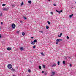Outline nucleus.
<instances>
[{"label":"nucleus","mask_w":76,"mask_h":76,"mask_svg":"<svg viewBox=\"0 0 76 76\" xmlns=\"http://www.w3.org/2000/svg\"><path fill=\"white\" fill-rule=\"evenodd\" d=\"M16 33L17 34H19V31H18L16 32Z\"/></svg>","instance_id":"bb28decb"},{"label":"nucleus","mask_w":76,"mask_h":76,"mask_svg":"<svg viewBox=\"0 0 76 76\" xmlns=\"http://www.w3.org/2000/svg\"><path fill=\"white\" fill-rule=\"evenodd\" d=\"M23 2H22V3L21 4V6H23Z\"/></svg>","instance_id":"a878e982"},{"label":"nucleus","mask_w":76,"mask_h":76,"mask_svg":"<svg viewBox=\"0 0 76 76\" xmlns=\"http://www.w3.org/2000/svg\"><path fill=\"white\" fill-rule=\"evenodd\" d=\"M56 12H58V13H60V11H58L56 10Z\"/></svg>","instance_id":"b1692460"},{"label":"nucleus","mask_w":76,"mask_h":76,"mask_svg":"<svg viewBox=\"0 0 76 76\" xmlns=\"http://www.w3.org/2000/svg\"><path fill=\"white\" fill-rule=\"evenodd\" d=\"M1 25H3V22H1Z\"/></svg>","instance_id":"58836bf2"},{"label":"nucleus","mask_w":76,"mask_h":76,"mask_svg":"<svg viewBox=\"0 0 76 76\" xmlns=\"http://www.w3.org/2000/svg\"><path fill=\"white\" fill-rule=\"evenodd\" d=\"M73 14H72L70 15H69V18H72L73 16Z\"/></svg>","instance_id":"ddd939ff"},{"label":"nucleus","mask_w":76,"mask_h":76,"mask_svg":"<svg viewBox=\"0 0 76 76\" xmlns=\"http://www.w3.org/2000/svg\"><path fill=\"white\" fill-rule=\"evenodd\" d=\"M6 6V4H2L3 6Z\"/></svg>","instance_id":"393cba45"},{"label":"nucleus","mask_w":76,"mask_h":76,"mask_svg":"<svg viewBox=\"0 0 76 76\" xmlns=\"http://www.w3.org/2000/svg\"><path fill=\"white\" fill-rule=\"evenodd\" d=\"M53 6H56V4H53Z\"/></svg>","instance_id":"a19ab883"},{"label":"nucleus","mask_w":76,"mask_h":76,"mask_svg":"<svg viewBox=\"0 0 76 76\" xmlns=\"http://www.w3.org/2000/svg\"><path fill=\"white\" fill-rule=\"evenodd\" d=\"M39 69H41V67L40 66V65H39Z\"/></svg>","instance_id":"5701e85b"},{"label":"nucleus","mask_w":76,"mask_h":76,"mask_svg":"<svg viewBox=\"0 0 76 76\" xmlns=\"http://www.w3.org/2000/svg\"><path fill=\"white\" fill-rule=\"evenodd\" d=\"M75 3L76 4V2H75Z\"/></svg>","instance_id":"09e8293b"},{"label":"nucleus","mask_w":76,"mask_h":76,"mask_svg":"<svg viewBox=\"0 0 76 76\" xmlns=\"http://www.w3.org/2000/svg\"><path fill=\"white\" fill-rule=\"evenodd\" d=\"M63 12V10H61L60 11H59V13H61Z\"/></svg>","instance_id":"c85d7f7f"},{"label":"nucleus","mask_w":76,"mask_h":76,"mask_svg":"<svg viewBox=\"0 0 76 76\" xmlns=\"http://www.w3.org/2000/svg\"><path fill=\"white\" fill-rule=\"evenodd\" d=\"M56 44H58V42H56Z\"/></svg>","instance_id":"c9c22d12"},{"label":"nucleus","mask_w":76,"mask_h":76,"mask_svg":"<svg viewBox=\"0 0 76 76\" xmlns=\"http://www.w3.org/2000/svg\"><path fill=\"white\" fill-rule=\"evenodd\" d=\"M31 44H32L33 45H34V44H35V43H34V42L31 41Z\"/></svg>","instance_id":"6e6552de"},{"label":"nucleus","mask_w":76,"mask_h":76,"mask_svg":"<svg viewBox=\"0 0 76 76\" xmlns=\"http://www.w3.org/2000/svg\"><path fill=\"white\" fill-rule=\"evenodd\" d=\"M22 35L23 36H25V33L23 32L22 33Z\"/></svg>","instance_id":"a211bd4d"},{"label":"nucleus","mask_w":76,"mask_h":76,"mask_svg":"<svg viewBox=\"0 0 76 76\" xmlns=\"http://www.w3.org/2000/svg\"><path fill=\"white\" fill-rule=\"evenodd\" d=\"M56 64H54L52 66V67H56Z\"/></svg>","instance_id":"423d86ee"},{"label":"nucleus","mask_w":76,"mask_h":76,"mask_svg":"<svg viewBox=\"0 0 76 76\" xmlns=\"http://www.w3.org/2000/svg\"><path fill=\"white\" fill-rule=\"evenodd\" d=\"M28 3L30 4H31V3H32V1H28Z\"/></svg>","instance_id":"f8f14e48"},{"label":"nucleus","mask_w":76,"mask_h":76,"mask_svg":"<svg viewBox=\"0 0 76 76\" xmlns=\"http://www.w3.org/2000/svg\"><path fill=\"white\" fill-rule=\"evenodd\" d=\"M70 67H72V64H70Z\"/></svg>","instance_id":"f704fd0d"},{"label":"nucleus","mask_w":76,"mask_h":76,"mask_svg":"<svg viewBox=\"0 0 76 76\" xmlns=\"http://www.w3.org/2000/svg\"><path fill=\"white\" fill-rule=\"evenodd\" d=\"M11 26H12V28H13V29H14L15 28H16V25H15V24L14 23L12 24V25Z\"/></svg>","instance_id":"7ed1b4c3"},{"label":"nucleus","mask_w":76,"mask_h":76,"mask_svg":"<svg viewBox=\"0 0 76 76\" xmlns=\"http://www.w3.org/2000/svg\"><path fill=\"white\" fill-rule=\"evenodd\" d=\"M66 63V61H63V64H65V63Z\"/></svg>","instance_id":"dca6fc26"},{"label":"nucleus","mask_w":76,"mask_h":76,"mask_svg":"<svg viewBox=\"0 0 76 76\" xmlns=\"http://www.w3.org/2000/svg\"><path fill=\"white\" fill-rule=\"evenodd\" d=\"M7 67L9 69H12V66L10 64H9L7 66Z\"/></svg>","instance_id":"f257e3e1"},{"label":"nucleus","mask_w":76,"mask_h":76,"mask_svg":"<svg viewBox=\"0 0 76 76\" xmlns=\"http://www.w3.org/2000/svg\"><path fill=\"white\" fill-rule=\"evenodd\" d=\"M70 58V57H69V58Z\"/></svg>","instance_id":"a18cd8bd"},{"label":"nucleus","mask_w":76,"mask_h":76,"mask_svg":"<svg viewBox=\"0 0 76 76\" xmlns=\"http://www.w3.org/2000/svg\"><path fill=\"white\" fill-rule=\"evenodd\" d=\"M12 7H15V5H12Z\"/></svg>","instance_id":"7c9ffc66"},{"label":"nucleus","mask_w":76,"mask_h":76,"mask_svg":"<svg viewBox=\"0 0 76 76\" xmlns=\"http://www.w3.org/2000/svg\"><path fill=\"white\" fill-rule=\"evenodd\" d=\"M43 67L44 69H45V65H43Z\"/></svg>","instance_id":"4be33fe9"},{"label":"nucleus","mask_w":76,"mask_h":76,"mask_svg":"<svg viewBox=\"0 0 76 76\" xmlns=\"http://www.w3.org/2000/svg\"><path fill=\"white\" fill-rule=\"evenodd\" d=\"M35 47H36L35 46H33V48H34V49L35 48Z\"/></svg>","instance_id":"cd10ccee"},{"label":"nucleus","mask_w":76,"mask_h":76,"mask_svg":"<svg viewBox=\"0 0 76 76\" xmlns=\"http://www.w3.org/2000/svg\"><path fill=\"white\" fill-rule=\"evenodd\" d=\"M23 18L24 19H25L26 20L27 19V18H26V17H23Z\"/></svg>","instance_id":"aec40b11"},{"label":"nucleus","mask_w":76,"mask_h":76,"mask_svg":"<svg viewBox=\"0 0 76 76\" xmlns=\"http://www.w3.org/2000/svg\"><path fill=\"white\" fill-rule=\"evenodd\" d=\"M11 70H12V71H13V72H14V71H15V69H14L13 68H12L11 69Z\"/></svg>","instance_id":"6ab92c4d"},{"label":"nucleus","mask_w":76,"mask_h":76,"mask_svg":"<svg viewBox=\"0 0 76 76\" xmlns=\"http://www.w3.org/2000/svg\"><path fill=\"white\" fill-rule=\"evenodd\" d=\"M51 0H48V1H50Z\"/></svg>","instance_id":"49530a36"},{"label":"nucleus","mask_w":76,"mask_h":76,"mask_svg":"<svg viewBox=\"0 0 76 76\" xmlns=\"http://www.w3.org/2000/svg\"><path fill=\"white\" fill-rule=\"evenodd\" d=\"M41 54L42 56H44L45 55H44V54L43 53V52L41 53Z\"/></svg>","instance_id":"4468645a"},{"label":"nucleus","mask_w":76,"mask_h":76,"mask_svg":"<svg viewBox=\"0 0 76 76\" xmlns=\"http://www.w3.org/2000/svg\"><path fill=\"white\" fill-rule=\"evenodd\" d=\"M45 75H46V74H45Z\"/></svg>","instance_id":"8fccbe9b"},{"label":"nucleus","mask_w":76,"mask_h":76,"mask_svg":"<svg viewBox=\"0 0 76 76\" xmlns=\"http://www.w3.org/2000/svg\"><path fill=\"white\" fill-rule=\"evenodd\" d=\"M8 10H9V8H4L3 9V10H4L5 11H7Z\"/></svg>","instance_id":"20e7f679"},{"label":"nucleus","mask_w":76,"mask_h":76,"mask_svg":"<svg viewBox=\"0 0 76 76\" xmlns=\"http://www.w3.org/2000/svg\"><path fill=\"white\" fill-rule=\"evenodd\" d=\"M62 36V33H61L60 34V35H58V37H61Z\"/></svg>","instance_id":"9b49d317"},{"label":"nucleus","mask_w":76,"mask_h":76,"mask_svg":"<svg viewBox=\"0 0 76 76\" xmlns=\"http://www.w3.org/2000/svg\"><path fill=\"white\" fill-rule=\"evenodd\" d=\"M42 73H44V71H42Z\"/></svg>","instance_id":"37998d69"},{"label":"nucleus","mask_w":76,"mask_h":76,"mask_svg":"<svg viewBox=\"0 0 76 76\" xmlns=\"http://www.w3.org/2000/svg\"><path fill=\"white\" fill-rule=\"evenodd\" d=\"M1 37V34H0V38Z\"/></svg>","instance_id":"79ce46f5"},{"label":"nucleus","mask_w":76,"mask_h":76,"mask_svg":"<svg viewBox=\"0 0 76 76\" xmlns=\"http://www.w3.org/2000/svg\"><path fill=\"white\" fill-rule=\"evenodd\" d=\"M57 64L58 66L60 65V61H58Z\"/></svg>","instance_id":"f3484780"},{"label":"nucleus","mask_w":76,"mask_h":76,"mask_svg":"<svg viewBox=\"0 0 76 76\" xmlns=\"http://www.w3.org/2000/svg\"><path fill=\"white\" fill-rule=\"evenodd\" d=\"M41 33H42H42H43V32H42V31H41Z\"/></svg>","instance_id":"c03bdc74"},{"label":"nucleus","mask_w":76,"mask_h":76,"mask_svg":"<svg viewBox=\"0 0 76 76\" xmlns=\"http://www.w3.org/2000/svg\"><path fill=\"white\" fill-rule=\"evenodd\" d=\"M20 50L21 51H23L24 50V49H23V48L22 47H21L20 48Z\"/></svg>","instance_id":"39448f33"},{"label":"nucleus","mask_w":76,"mask_h":76,"mask_svg":"<svg viewBox=\"0 0 76 76\" xmlns=\"http://www.w3.org/2000/svg\"><path fill=\"white\" fill-rule=\"evenodd\" d=\"M63 41V39H58L56 40V42H59L60 41Z\"/></svg>","instance_id":"f03ea898"},{"label":"nucleus","mask_w":76,"mask_h":76,"mask_svg":"<svg viewBox=\"0 0 76 76\" xmlns=\"http://www.w3.org/2000/svg\"><path fill=\"white\" fill-rule=\"evenodd\" d=\"M28 71L29 72H31V70H30V69H29V70H28Z\"/></svg>","instance_id":"4c0bfd02"},{"label":"nucleus","mask_w":76,"mask_h":76,"mask_svg":"<svg viewBox=\"0 0 76 76\" xmlns=\"http://www.w3.org/2000/svg\"><path fill=\"white\" fill-rule=\"evenodd\" d=\"M46 29H48V28H49V27H48V26H46Z\"/></svg>","instance_id":"2eb2a0df"},{"label":"nucleus","mask_w":76,"mask_h":76,"mask_svg":"<svg viewBox=\"0 0 76 76\" xmlns=\"http://www.w3.org/2000/svg\"><path fill=\"white\" fill-rule=\"evenodd\" d=\"M2 13H1V14H0V16H2Z\"/></svg>","instance_id":"2f4dec72"},{"label":"nucleus","mask_w":76,"mask_h":76,"mask_svg":"<svg viewBox=\"0 0 76 76\" xmlns=\"http://www.w3.org/2000/svg\"><path fill=\"white\" fill-rule=\"evenodd\" d=\"M31 38L32 39H33V38H34V37H31Z\"/></svg>","instance_id":"ea45409f"},{"label":"nucleus","mask_w":76,"mask_h":76,"mask_svg":"<svg viewBox=\"0 0 76 76\" xmlns=\"http://www.w3.org/2000/svg\"><path fill=\"white\" fill-rule=\"evenodd\" d=\"M52 75L53 76H54V74H55V72L53 71L52 72Z\"/></svg>","instance_id":"0eeeda50"},{"label":"nucleus","mask_w":76,"mask_h":76,"mask_svg":"<svg viewBox=\"0 0 76 76\" xmlns=\"http://www.w3.org/2000/svg\"><path fill=\"white\" fill-rule=\"evenodd\" d=\"M50 13H51V15H53V12H50Z\"/></svg>","instance_id":"473e14b6"},{"label":"nucleus","mask_w":76,"mask_h":76,"mask_svg":"<svg viewBox=\"0 0 76 76\" xmlns=\"http://www.w3.org/2000/svg\"><path fill=\"white\" fill-rule=\"evenodd\" d=\"M66 38L67 39H69V36H66Z\"/></svg>","instance_id":"c756f323"},{"label":"nucleus","mask_w":76,"mask_h":76,"mask_svg":"<svg viewBox=\"0 0 76 76\" xmlns=\"http://www.w3.org/2000/svg\"><path fill=\"white\" fill-rule=\"evenodd\" d=\"M65 60H67V57H65Z\"/></svg>","instance_id":"e433bc0d"},{"label":"nucleus","mask_w":76,"mask_h":76,"mask_svg":"<svg viewBox=\"0 0 76 76\" xmlns=\"http://www.w3.org/2000/svg\"><path fill=\"white\" fill-rule=\"evenodd\" d=\"M50 76H53V75H51Z\"/></svg>","instance_id":"de8ad7c7"},{"label":"nucleus","mask_w":76,"mask_h":76,"mask_svg":"<svg viewBox=\"0 0 76 76\" xmlns=\"http://www.w3.org/2000/svg\"><path fill=\"white\" fill-rule=\"evenodd\" d=\"M7 50H12V48H8Z\"/></svg>","instance_id":"9d476101"},{"label":"nucleus","mask_w":76,"mask_h":76,"mask_svg":"<svg viewBox=\"0 0 76 76\" xmlns=\"http://www.w3.org/2000/svg\"><path fill=\"white\" fill-rule=\"evenodd\" d=\"M20 22L21 23V24H22V22H23L22 21H20Z\"/></svg>","instance_id":"72a5a7b5"},{"label":"nucleus","mask_w":76,"mask_h":76,"mask_svg":"<svg viewBox=\"0 0 76 76\" xmlns=\"http://www.w3.org/2000/svg\"><path fill=\"white\" fill-rule=\"evenodd\" d=\"M33 42L34 43H35L36 42H37V40L36 39L34 40L33 41Z\"/></svg>","instance_id":"1a4fd4ad"},{"label":"nucleus","mask_w":76,"mask_h":76,"mask_svg":"<svg viewBox=\"0 0 76 76\" xmlns=\"http://www.w3.org/2000/svg\"><path fill=\"white\" fill-rule=\"evenodd\" d=\"M47 23L48 25H50V22H49V21H47Z\"/></svg>","instance_id":"412c9836"}]
</instances>
